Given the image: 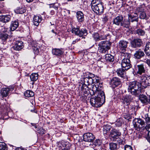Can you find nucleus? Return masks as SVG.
Masks as SVG:
<instances>
[{"label": "nucleus", "mask_w": 150, "mask_h": 150, "mask_svg": "<svg viewBox=\"0 0 150 150\" xmlns=\"http://www.w3.org/2000/svg\"><path fill=\"white\" fill-rule=\"evenodd\" d=\"M91 95H95V97L91 98L90 100L91 104L93 106L99 107L98 103L105 100V96L104 92L102 91L98 90V89L96 86H93L92 88L91 91H90Z\"/></svg>", "instance_id": "f257e3e1"}, {"label": "nucleus", "mask_w": 150, "mask_h": 150, "mask_svg": "<svg viewBox=\"0 0 150 150\" xmlns=\"http://www.w3.org/2000/svg\"><path fill=\"white\" fill-rule=\"evenodd\" d=\"M94 74L89 72H86L84 74L83 77L81 80L82 83L83 84L82 86L81 87L82 91L86 89V87L88 88H89L90 91H91L92 88L93 86H96L97 88L96 85L94 86V84H93V80H94Z\"/></svg>", "instance_id": "f03ea898"}, {"label": "nucleus", "mask_w": 150, "mask_h": 150, "mask_svg": "<svg viewBox=\"0 0 150 150\" xmlns=\"http://www.w3.org/2000/svg\"><path fill=\"white\" fill-rule=\"evenodd\" d=\"M141 84L137 81L130 82L128 86V91L132 95L138 96L141 93Z\"/></svg>", "instance_id": "7ed1b4c3"}, {"label": "nucleus", "mask_w": 150, "mask_h": 150, "mask_svg": "<svg viewBox=\"0 0 150 150\" xmlns=\"http://www.w3.org/2000/svg\"><path fill=\"white\" fill-rule=\"evenodd\" d=\"M121 55L122 58L121 62L122 67L125 68V69L127 70L132 67L129 59L130 54L128 53H123Z\"/></svg>", "instance_id": "20e7f679"}, {"label": "nucleus", "mask_w": 150, "mask_h": 150, "mask_svg": "<svg viewBox=\"0 0 150 150\" xmlns=\"http://www.w3.org/2000/svg\"><path fill=\"white\" fill-rule=\"evenodd\" d=\"M99 51L101 53H105L110 49V44L108 41H102L98 44Z\"/></svg>", "instance_id": "39448f33"}, {"label": "nucleus", "mask_w": 150, "mask_h": 150, "mask_svg": "<svg viewBox=\"0 0 150 150\" xmlns=\"http://www.w3.org/2000/svg\"><path fill=\"white\" fill-rule=\"evenodd\" d=\"M71 32L72 33L75 35L82 37L83 35L86 36L87 34V31L85 28L80 29L79 27L76 28L72 27Z\"/></svg>", "instance_id": "423d86ee"}, {"label": "nucleus", "mask_w": 150, "mask_h": 150, "mask_svg": "<svg viewBox=\"0 0 150 150\" xmlns=\"http://www.w3.org/2000/svg\"><path fill=\"white\" fill-rule=\"evenodd\" d=\"M121 135V133L119 130L112 129L109 136L112 141H117V139H120V137Z\"/></svg>", "instance_id": "0eeeda50"}, {"label": "nucleus", "mask_w": 150, "mask_h": 150, "mask_svg": "<svg viewBox=\"0 0 150 150\" xmlns=\"http://www.w3.org/2000/svg\"><path fill=\"white\" fill-rule=\"evenodd\" d=\"M133 125L134 127L136 129H140L145 126V122L140 118H135L133 122Z\"/></svg>", "instance_id": "6e6552de"}, {"label": "nucleus", "mask_w": 150, "mask_h": 150, "mask_svg": "<svg viewBox=\"0 0 150 150\" xmlns=\"http://www.w3.org/2000/svg\"><path fill=\"white\" fill-rule=\"evenodd\" d=\"M142 84L145 88L150 86V76L143 75L140 77Z\"/></svg>", "instance_id": "1a4fd4ad"}, {"label": "nucleus", "mask_w": 150, "mask_h": 150, "mask_svg": "<svg viewBox=\"0 0 150 150\" xmlns=\"http://www.w3.org/2000/svg\"><path fill=\"white\" fill-rule=\"evenodd\" d=\"M92 10L97 14H101L103 13V7L101 3L91 6Z\"/></svg>", "instance_id": "9d476101"}, {"label": "nucleus", "mask_w": 150, "mask_h": 150, "mask_svg": "<svg viewBox=\"0 0 150 150\" xmlns=\"http://www.w3.org/2000/svg\"><path fill=\"white\" fill-rule=\"evenodd\" d=\"M143 44L142 40L139 38L134 39L131 42V46L134 48L140 47Z\"/></svg>", "instance_id": "9b49d317"}, {"label": "nucleus", "mask_w": 150, "mask_h": 150, "mask_svg": "<svg viewBox=\"0 0 150 150\" xmlns=\"http://www.w3.org/2000/svg\"><path fill=\"white\" fill-rule=\"evenodd\" d=\"M128 43V42L124 40H121L119 42L118 47L119 50L121 51V55L123 53H127L125 51Z\"/></svg>", "instance_id": "f8f14e48"}, {"label": "nucleus", "mask_w": 150, "mask_h": 150, "mask_svg": "<svg viewBox=\"0 0 150 150\" xmlns=\"http://www.w3.org/2000/svg\"><path fill=\"white\" fill-rule=\"evenodd\" d=\"M135 71L133 72L134 74H137L141 75L145 73L146 71L144 65L143 64L137 65L135 67Z\"/></svg>", "instance_id": "ddd939ff"}, {"label": "nucleus", "mask_w": 150, "mask_h": 150, "mask_svg": "<svg viewBox=\"0 0 150 150\" xmlns=\"http://www.w3.org/2000/svg\"><path fill=\"white\" fill-rule=\"evenodd\" d=\"M95 139V137L91 133H86L83 135V140L85 142H91L90 146L91 145V142Z\"/></svg>", "instance_id": "4468645a"}, {"label": "nucleus", "mask_w": 150, "mask_h": 150, "mask_svg": "<svg viewBox=\"0 0 150 150\" xmlns=\"http://www.w3.org/2000/svg\"><path fill=\"white\" fill-rule=\"evenodd\" d=\"M121 83L120 79L117 77H114L111 80L110 84L113 88H115L120 85Z\"/></svg>", "instance_id": "2eb2a0df"}, {"label": "nucleus", "mask_w": 150, "mask_h": 150, "mask_svg": "<svg viewBox=\"0 0 150 150\" xmlns=\"http://www.w3.org/2000/svg\"><path fill=\"white\" fill-rule=\"evenodd\" d=\"M144 55V52L140 49L136 51L134 55V57L138 59L143 57Z\"/></svg>", "instance_id": "dca6fc26"}, {"label": "nucleus", "mask_w": 150, "mask_h": 150, "mask_svg": "<svg viewBox=\"0 0 150 150\" xmlns=\"http://www.w3.org/2000/svg\"><path fill=\"white\" fill-rule=\"evenodd\" d=\"M132 98L131 95H126L122 99V102L125 105H128L132 101Z\"/></svg>", "instance_id": "f3484780"}, {"label": "nucleus", "mask_w": 150, "mask_h": 150, "mask_svg": "<svg viewBox=\"0 0 150 150\" xmlns=\"http://www.w3.org/2000/svg\"><path fill=\"white\" fill-rule=\"evenodd\" d=\"M123 17L122 16H118L115 17L113 20V23L117 25L121 26Z\"/></svg>", "instance_id": "a211bd4d"}, {"label": "nucleus", "mask_w": 150, "mask_h": 150, "mask_svg": "<svg viewBox=\"0 0 150 150\" xmlns=\"http://www.w3.org/2000/svg\"><path fill=\"white\" fill-rule=\"evenodd\" d=\"M19 22L18 20L12 21L10 26V30L11 31L15 30L18 27Z\"/></svg>", "instance_id": "6ab92c4d"}, {"label": "nucleus", "mask_w": 150, "mask_h": 150, "mask_svg": "<svg viewBox=\"0 0 150 150\" xmlns=\"http://www.w3.org/2000/svg\"><path fill=\"white\" fill-rule=\"evenodd\" d=\"M23 47V42L20 41H16L15 45L13 47V49L19 51Z\"/></svg>", "instance_id": "aec40b11"}, {"label": "nucleus", "mask_w": 150, "mask_h": 150, "mask_svg": "<svg viewBox=\"0 0 150 150\" xmlns=\"http://www.w3.org/2000/svg\"><path fill=\"white\" fill-rule=\"evenodd\" d=\"M11 18L9 15L0 16V21L3 23H6L9 22Z\"/></svg>", "instance_id": "412c9836"}, {"label": "nucleus", "mask_w": 150, "mask_h": 150, "mask_svg": "<svg viewBox=\"0 0 150 150\" xmlns=\"http://www.w3.org/2000/svg\"><path fill=\"white\" fill-rule=\"evenodd\" d=\"M76 17L79 22H82L84 20V14L81 11H78L76 12Z\"/></svg>", "instance_id": "4be33fe9"}, {"label": "nucleus", "mask_w": 150, "mask_h": 150, "mask_svg": "<svg viewBox=\"0 0 150 150\" xmlns=\"http://www.w3.org/2000/svg\"><path fill=\"white\" fill-rule=\"evenodd\" d=\"M42 21V17L40 16H35L33 18V23L34 25L38 26Z\"/></svg>", "instance_id": "5701e85b"}, {"label": "nucleus", "mask_w": 150, "mask_h": 150, "mask_svg": "<svg viewBox=\"0 0 150 150\" xmlns=\"http://www.w3.org/2000/svg\"><path fill=\"white\" fill-rule=\"evenodd\" d=\"M125 69L120 68L117 69L116 71L118 75L122 78H124L126 76V72Z\"/></svg>", "instance_id": "b1692460"}, {"label": "nucleus", "mask_w": 150, "mask_h": 150, "mask_svg": "<svg viewBox=\"0 0 150 150\" xmlns=\"http://www.w3.org/2000/svg\"><path fill=\"white\" fill-rule=\"evenodd\" d=\"M10 90L9 88H2L1 91V93L3 97H6L8 96Z\"/></svg>", "instance_id": "393cba45"}, {"label": "nucleus", "mask_w": 150, "mask_h": 150, "mask_svg": "<svg viewBox=\"0 0 150 150\" xmlns=\"http://www.w3.org/2000/svg\"><path fill=\"white\" fill-rule=\"evenodd\" d=\"M144 51L147 56H150V42H147L146 44Z\"/></svg>", "instance_id": "a878e982"}, {"label": "nucleus", "mask_w": 150, "mask_h": 150, "mask_svg": "<svg viewBox=\"0 0 150 150\" xmlns=\"http://www.w3.org/2000/svg\"><path fill=\"white\" fill-rule=\"evenodd\" d=\"M128 19L130 21V22L133 23L134 22H136L137 23L138 21V18L137 16H134L131 14H128Z\"/></svg>", "instance_id": "bb28decb"}, {"label": "nucleus", "mask_w": 150, "mask_h": 150, "mask_svg": "<svg viewBox=\"0 0 150 150\" xmlns=\"http://www.w3.org/2000/svg\"><path fill=\"white\" fill-rule=\"evenodd\" d=\"M52 52L53 55L56 56H60L63 53V52L61 49L57 48L53 49Z\"/></svg>", "instance_id": "cd10ccee"}, {"label": "nucleus", "mask_w": 150, "mask_h": 150, "mask_svg": "<svg viewBox=\"0 0 150 150\" xmlns=\"http://www.w3.org/2000/svg\"><path fill=\"white\" fill-rule=\"evenodd\" d=\"M130 24V21L128 19H125L124 21H122L121 26L127 28H128Z\"/></svg>", "instance_id": "c85d7f7f"}, {"label": "nucleus", "mask_w": 150, "mask_h": 150, "mask_svg": "<svg viewBox=\"0 0 150 150\" xmlns=\"http://www.w3.org/2000/svg\"><path fill=\"white\" fill-rule=\"evenodd\" d=\"M105 58L107 62H113L114 60L113 56L110 54H106L105 56Z\"/></svg>", "instance_id": "c756f323"}, {"label": "nucleus", "mask_w": 150, "mask_h": 150, "mask_svg": "<svg viewBox=\"0 0 150 150\" xmlns=\"http://www.w3.org/2000/svg\"><path fill=\"white\" fill-rule=\"evenodd\" d=\"M136 34H137L139 36H144L145 33V31L141 28H139L135 31Z\"/></svg>", "instance_id": "7c9ffc66"}, {"label": "nucleus", "mask_w": 150, "mask_h": 150, "mask_svg": "<svg viewBox=\"0 0 150 150\" xmlns=\"http://www.w3.org/2000/svg\"><path fill=\"white\" fill-rule=\"evenodd\" d=\"M28 43L30 47H31L32 48L37 46V42L35 40L33 39H30V40H29Z\"/></svg>", "instance_id": "2f4dec72"}, {"label": "nucleus", "mask_w": 150, "mask_h": 150, "mask_svg": "<svg viewBox=\"0 0 150 150\" xmlns=\"http://www.w3.org/2000/svg\"><path fill=\"white\" fill-rule=\"evenodd\" d=\"M139 96V99L140 101L143 103H146L148 101V99L146 96L144 95H141Z\"/></svg>", "instance_id": "473e14b6"}, {"label": "nucleus", "mask_w": 150, "mask_h": 150, "mask_svg": "<svg viewBox=\"0 0 150 150\" xmlns=\"http://www.w3.org/2000/svg\"><path fill=\"white\" fill-rule=\"evenodd\" d=\"M38 75L36 73H33L30 76L31 80L32 81H35L38 79Z\"/></svg>", "instance_id": "72a5a7b5"}, {"label": "nucleus", "mask_w": 150, "mask_h": 150, "mask_svg": "<svg viewBox=\"0 0 150 150\" xmlns=\"http://www.w3.org/2000/svg\"><path fill=\"white\" fill-rule=\"evenodd\" d=\"M1 38L2 41L3 43L5 44L6 43V40L8 38V35L6 33H3L1 35Z\"/></svg>", "instance_id": "f704fd0d"}, {"label": "nucleus", "mask_w": 150, "mask_h": 150, "mask_svg": "<svg viewBox=\"0 0 150 150\" xmlns=\"http://www.w3.org/2000/svg\"><path fill=\"white\" fill-rule=\"evenodd\" d=\"M24 95L27 97H32L34 96V93L31 91L28 90L24 93Z\"/></svg>", "instance_id": "c9c22d12"}, {"label": "nucleus", "mask_w": 150, "mask_h": 150, "mask_svg": "<svg viewBox=\"0 0 150 150\" xmlns=\"http://www.w3.org/2000/svg\"><path fill=\"white\" fill-rule=\"evenodd\" d=\"M15 12L17 13L22 14L25 12V10L23 8H18L15 10Z\"/></svg>", "instance_id": "e433bc0d"}, {"label": "nucleus", "mask_w": 150, "mask_h": 150, "mask_svg": "<svg viewBox=\"0 0 150 150\" xmlns=\"http://www.w3.org/2000/svg\"><path fill=\"white\" fill-rule=\"evenodd\" d=\"M92 144V145L93 147H95L96 146H99L100 145L102 144L101 141L99 139H96L93 142H91Z\"/></svg>", "instance_id": "4c0bfd02"}, {"label": "nucleus", "mask_w": 150, "mask_h": 150, "mask_svg": "<svg viewBox=\"0 0 150 150\" xmlns=\"http://www.w3.org/2000/svg\"><path fill=\"white\" fill-rule=\"evenodd\" d=\"M109 149L110 150H114L117 148V144L115 143L111 142L109 143Z\"/></svg>", "instance_id": "58836bf2"}, {"label": "nucleus", "mask_w": 150, "mask_h": 150, "mask_svg": "<svg viewBox=\"0 0 150 150\" xmlns=\"http://www.w3.org/2000/svg\"><path fill=\"white\" fill-rule=\"evenodd\" d=\"M0 150H7L8 147L6 144L4 143L0 142Z\"/></svg>", "instance_id": "ea45409f"}, {"label": "nucleus", "mask_w": 150, "mask_h": 150, "mask_svg": "<svg viewBox=\"0 0 150 150\" xmlns=\"http://www.w3.org/2000/svg\"><path fill=\"white\" fill-rule=\"evenodd\" d=\"M111 127L109 125H106L103 128V133L104 134H106L109 132L110 129Z\"/></svg>", "instance_id": "a19ab883"}, {"label": "nucleus", "mask_w": 150, "mask_h": 150, "mask_svg": "<svg viewBox=\"0 0 150 150\" xmlns=\"http://www.w3.org/2000/svg\"><path fill=\"white\" fill-rule=\"evenodd\" d=\"M99 36V34L97 33H94L93 35V37L96 41H98Z\"/></svg>", "instance_id": "79ce46f5"}, {"label": "nucleus", "mask_w": 150, "mask_h": 150, "mask_svg": "<svg viewBox=\"0 0 150 150\" xmlns=\"http://www.w3.org/2000/svg\"><path fill=\"white\" fill-rule=\"evenodd\" d=\"M140 18L142 19H145L146 17V13L145 12L143 11L140 13L139 16Z\"/></svg>", "instance_id": "37998d69"}, {"label": "nucleus", "mask_w": 150, "mask_h": 150, "mask_svg": "<svg viewBox=\"0 0 150 150\" xmlns=\"http://www.w3.org/2000/svg\"><path fill=\"white\" fill-rule=\"evenodd\" d=\"M38 131V132L41 135L45 133V130L42 127L40 128Z\"/></svg>", "instance_id": "c03bdc74"}, {"label": "nucleus", "mask_w": 150, "mask_h": 150, "mask_svg": "<svg viewBox=\"0 0 150 150\" xmlns=\"http://www.w3.org/2000/svg\"><path fill=\"white\" fill-rule=\"evenodd\" d=\"M94 80H93V84H94V83H98L100 82V79L97 76H95L94 75Z\"/></svg>", "instance_id": "a18cd8bd"}, {"label": "nucleus", "mask_w": 150, "mask_h": 150, "mask_svg": "<svg viewBox=\"0 0 150 150\" xmlns=\"http://www.w3.org/2000/svg\"><path fill=\"white\" fill-rule=\"evenodd\" d=\"M32 49L33 50V51L35 54L38 55L39 53V50L38 47H37V46L33 47Z\"/></svg>", "instance_id": "49530a36"}, {"label": "nucleus", "mask_w": 150, "mask_h": 150, "mask_svg": "<svg viewBox=\"0 0 150 150\" xmlns=\"http://www.w3.org/2000/svg\"><path fill=\"white\" fill-rule=\"evenodd\" d=\"M115 124L117 127H119L122 125V122L120 119H117L115 122Z\"/></svg>", "instance_id": "de8ad7c7"}, {"label": "nucleus", "mask_w": 150, "mask_h": 150, "mask_svg": "<svg viewBox=\"0 0 150 150\" xmlns=\"http://www.w3.org/2000/svg\"><path fill=\"white\" fill-rule=\"evenodd\" d=\"M125 150H132V147L131 146L128 145H125Z\"/></svg>", "instance_id": "09e8293b"}, {"label": "nucleus", "mask_w": 150, "mask_h": 150, "mask_svg": "<svg viewBox=\"0 0 150 150\" xmlns=\"http://www.w3.org/2000/svg\"><path fill=\"white\" fill-rule=\"evenodd\" d=\"M146 129L145 133L147 134V136L150 137V127L147 128V127H146Z\"/></svg>", "instance_id": "8fccbe9b"}, {"label": "nucleus", "mask_w": 150, "mask_h": 150, "mask_svg": "<svg viewBox=\"0 0 150 150\" xmlns=\"http://www.w3.org/2000/svg\"><path fill=\"white\" fill-rule=\"evenodd\" d=\"M117 141H118L120 144L124 145L125 144V141L122 139H120L119 140H118V139H117Z\"/></svg>", "instance_id": "3c124183"}, {"label": "nucleus", "mask_w": 150, "mask_h": 150, "mask_svg": "<svg viewBox=\"0 0 150 150\" xmlns=\"http://www.w3.org/2000/svg\"><path fill=\"white\" fill-rule=\"evenodd\" d=\"M145 120L146 122H150V118L148 117V115L146 114L145 115Z\"/></svg>", "instance_id": "603ef678"}, {"label": "nucleus", "mask_w": 150, "mask_h": 150, "mask_svg": "<svg viewBox=\"0 0 150 150\" xmlns=\"http://www.w3.org/2000/svg\"><path fill=\"white\" fill-rule=\"evenodd\" d=\"M106 38V37L105 36L100 35L99 36L98 41L100 40H105Z\"/></svg>", "instance_id": "864d4df0"}, {"label": "nucleus", "mask_w": 150, "mask_h": 150, "mask_svg": "<svg viewBox=\"0 0 150 150\" xmlns=\"http://www.w3.org/2000/svg\"><path fill=\"white\" fill-rule=\"evenodd\" d=\"M144 62L149 66L150 67V59H146Z\"/></svg>", "instance_id": "5fc2aeb1"}, {"label": "nucleus", "mask_w": 150, "mask_h": 150, "mask_svg": "<svg viewBox=\"0 0 150 150\" xmlns=\"http://www.w3.org/2000/svg\"><path fill=\"white\" fill-rule=\"evenodd\" d=\"M98 2V0H93L91 2V6L92 5H96V4H95L96 3Z\"/></svg>", "instance_id": "6e6d98bb"}, {"label": "nucleus", "mask_w": 150, "mask_h": 150, "mask_svg": "<svg viewBox=\"0 0 150 150\" xmlns=\"http://www.w3.org/2000/svg\"><path fill=\"white\" fill-rule=\"evenodd\" d=\"M80 40V39H76L75 40H74L72 42V44H75L77 42H78Z\"/></svg>", "instance_id": "4d7b16f0"}, {"label": "nucleus", "mask_w": 150, "mask_h": 150, "mask_svg": "<svg viewBox=\"0 0 150 150\" xmlns=\"http://www.w3.org/2000/svg\"><path fill=\"white\" fill-rule=\"evenodd\" d=\"M146 139H147V141L150 144V137L147 136V137L146 138Z\"/></svg>", "instance_id": "13d9d810"}, {"label": "nucleus", "mask_w": 150, "mask_h": 150, "mask_svg": "<svg viewBox=\"0 0 150 150\" xmlns=\"http://www.w3.org/2000/svg\"><path fill=\"white\" fill-rule=\"evenodd\" d=\"M16 150H26V149H23V148H16Z\"/></svg>", "instance_id": "bf43d9fd"}, {"label": "nucleus", "mask_w": 150, "mask_h": 150, "mask_svg": "<svg viewBox=\"0 0 150 150\" xmlns=\"http://www.w3.org/2000/svg\"><path fill=\"white\" fill-rule=\"evenodd\" d=\"M33 0H26V1L28 3H30L32 2Z\"/></svg>", "instance_id": "052dcab7"}, {"label": "nucleus", "mask_w": 150, "mask_h": 150, "mask_svg": "<svg viewBox=\"0 0 150 150\" xmlns=\"http://www.w3.org/2000/svg\"><path fill=\"white\" fill-rule=\"evenodd\" d=\"M52 32L53 33H54L55 34V35H57V33L56 32H55L54 31V30L53 29H52Z\"/></svg>", "instance_id": "680f3d73"}, {"label": "nucleus", "mask_w": 150, "mask_h": 150, "mask_svg": "<svg viewBox=\"0 0 150 150\" xmlns=\"http://www.w3.org/2000/svg\"><path fill=\"white\" fill-rule=\"evenodd\" d=\"M51 15H53L54 13V11H52L51 12Z\"/></svg>", "instance_id": "e2e57ef3"}, {"label": "nucleus", "mask_w": 150, "mask_h": 150, "mask_svg": "<svg viewBox=\"0 0 150 150\" xmlns=\"http://www.w3.org/2000/svg\"><path fill=\"white\" fill-rule=\"evenodd\" d=\"M30 111L31 112H35V111L34 109L33 110H31Z\"/></svg>", "instance_id": "0e129e2a"}, {"label": "nucleus", "mask_w": 150, "mask_h": 150, "mask_svg": "<svg viewBox=\"0 0 150 150\" xmlns=\"http://www.w3.org/2000/svg\"><path fill=\"white\" fill-rule=\"evenodd\" d=\"M31 124L33 126H35V124L31 123Z\"/></svg>", "instance_id": "69168bd1"}, {"label": "nucleus", "mask_w": 150, "mask_h": 150, "mask_svg": "<svg viewBox=\"0 0 150 150\" xmlns=\"http://www.w3.org/2000/svg\"><path fill=\"white\" fill-rule=\"evenodd\" d=\"M144 9H142V10H140V9H139V11H144Z\"/></svg>", "instance_id": "338daca9"}, {"label": "nucleus", "mask_w": 150, "mask_h": 150, "mask_svg": "<svg viewBox=\"0 0 150 150\" xmlns=\"http://www.w3.org/2000/svg\"><path fill=\"white\" fill-rule=\"evenodd\" d=\"M50 23H51V22H50ZM51 24V25H54V28H55V27L54 26V24Z\"/></svg>", "instance_id": "774afa93"}]
</instances>
